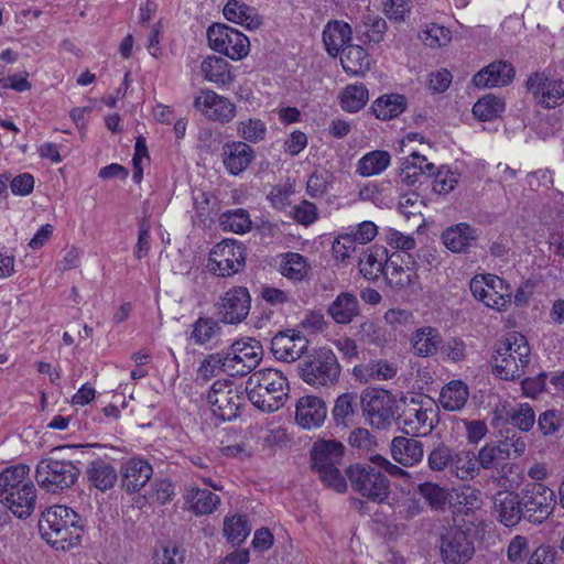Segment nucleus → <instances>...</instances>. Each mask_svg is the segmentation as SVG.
Listing matches in <instances>:
<instances>
[{"mask_svg": "<svg viewBox=\"0 0 564 564\" xmlns=\"http://www.w3.org/2000/svg\"><path fill=\"white\" fill-rule=\"evenodd\" d=\"M86 474L90 485L101 491L111 489L118 479L116 468L101 458L93 460L88 465Z\"/></svg>", "mask_w": 564, "mask_h": 564, "instance_id": "nucleus-37", "label": "nucleus"}, {"mask_svg": "<svg viewBox=\"0 0 564 564\" xmlns=\"http://www.w3.org/2000/svg\"><path fill=\"white\" fill-rule=\"evenodd\" d=\"M221 327L217 321L212 317H198L192 325L189 339L196 345H206L219 337Z\"/></svg>", "mask_w": 564, "mask_h": 564, "instance_id": "nucleus-49", "label": "nucleus"}, {"mask_svg": "<svg viewBox=\"0 0 564 564\" xmlns=\"http://www.w3.org/2000/svg\"><path fill=\"white\" fill-rule=\"evenodd\" d=\"M494 518L507 528L516 527L523 518L519 492L498 491L492 499Z\"/></svg>", "mask_w": 564, "mask_h": 564, "instance_id": "nucleus-22", "label": "nucleus"}, {"mask_svg": "<svg viewBox=\"0 0 564 564\" xmlns=\"http://www.w3.org/2000/svg\"><path fill=\"white\" fill-rule=\"evenodd\" d=\"M344 445L336 440H321L311 451L312 466L315 470L336 467L341 463Z\"/></svg>", "mask_w": 564, "mask_h": 564, "instance_id": "nucleus-28", "label": "nucleus"}, {"mask_svg": "<svg viewBox=\"0 0 564 564\" xmlns=\"http://www.w3.org/2000/svg\"><path fill=\"white\" fill-rule=\"evenodd\" d=\"M289 383L282 371L267 368L254 371L247 380L245 392L259 410L272 413L284 405Z\"/></svg>", "mask_w": 564, "mask_h": 564, "instance_id": "nucleus-3", "label": "nucleus"}, {"mask_svg": "<svg viewBox=\"0 0 564 564\" xmlns=\"http://www.w3.org/2000/svg\"><path fill=\"white\" fill-rule=\"evenodd\" d=\"M340 53V63L347 74L364 75L370 69V57L360 45L348 44Z\"/></svg>", "mask_w": 564, "mask_h": 564, "instance_id": "nucleus-39", "label": "nucleus"}, {"mask_svg": "<svg viewBox=\"0 0 564 564\" xmlns=\"http://www.w3.org/2000/svg\"><path fill=\"white\" fill-rule=\"evenodd\" d=\"M530 554L529 540L523 535L513 536L507 547L508 561L512 564H523Z\"/></svg>", "mask_w": 564, "mask_h": 564, "instance_id": "nucleus-59", "label": "nucleus"}, {"mask_svg": "<svg viewBox=\"0 0 564 564\" xmlns=\"http://www.w3.org/2000/svg\"><path fill=\"white\" fill-rule=\"evenodd\" d=\"M398 422L406 435L425 436L434 429V411L415 404L399 414Z\"/></svg>", "mask_w": 564, "mask_h": 564, "instance_id": "nucleus-26", "label": "nucleus"}, {"mask_svg": "<svg viewBox=\"0 0 564 564\" xmlns=\"http://www.w3.org/2000/svg\"><path fill=\"white\" fill-rule=\"evenodd\" d=\"M245 247L235 240L216 245L208 260V269L218 276H231L245 267Z\"/></svg>", "mask_w": 564, "mask_h": 564, "instance_id": "nucleus-15", "label": "nucleus"}, {"mask_svg": "<svg viewBox=\"0 0 564 564\" xmlns=\"http://www.w3.org/2000/svg\"><path fill=\"white\" fill-rule=\"evenodd\" d=\"M417 494L432 510H443L447 502V491L437 484L425 481L417 486Z\"/></svg>", "mask_w": 564, "mask_h": 564, "instance_id": "nucleus-54", "label": "nucleus"}, {"mask_svg": "<svg viewBox=\"0 0 564 564\" xmlns=\"http://www.w3.org/2000/svg\"><path fill=\"white\" fill-rule=\"evenodd\" d=\"M449 473L460 480H468L479 473L476 455L470 449H454Z\"/></svg>", "mask_w": 564, "mask_h": 564, "instance_id": "nucleus-43", "label": "nucleus"}, {"mask_svg": "<svg viewBox=\"0 0 564 564\" xmlns=\"http://www.w3.org/2000/svg\"><path fill=\"white\" fill-rule=\"evenodd\" d=\"M230 366L234 368V376H246L260 364L263 357V348L260 341L248 338L237 340L226 350Z\"/></svg>", "mask_w": 564, "mask_h": 564, "instance_id": "nucleus-19", "label": "nucleus"}, {"mask_svg": "<svg viewBox=\"0 0 564 564\" xmlns=\"http://www.w3.org/2000/svg\"><path fill=\"white\" fill-rule=\"evenodd\" d=\"M308 340L300 332L288 329L280 332L271 340L274 357L284 362H293L306 351Z\"/></svg>", "mask_w": 564, "mask_h": 564, "instance_id": "nucleus-21", "label": "nucleus"}, {"mask_svg": "<svg viewBox=\"0 0 564 564\" xmlns=\"http://www.w3.org/2000/svg\"><path fill=\"white\" fill-rule=\"evenodd\" d=\"M389 261L388 250L383 246H373L360 258L359 271L367 280L376 281L381 274H386Z\"/></svg>", "mask_w": 564, "mask_h": 564, "instance_id": "nucleus-32", "label": "nucleus"}, {"mask_svg": "<svg viewBox=\"0 0 564 564\" xmlns=\"http://www.w3.org/2000/svg\"><path fill=\"white\" fill-rule=\"evenodd\" d=\"M300 377L313 387H329L338 382L340 366L329 348H319L297 365Z\"/></svg>", "mask_w": 564, "mask_h": 564, "instance_id": "nucleus-7", "label": "nucleus"}, {"mask_svg": "<svg viewBox=\"0 0 564 564\" xmlns=\"http://www.w3.org/2000/svg\"><path fill=\"white\" fill-rule=\"evenodd\" d=\"M440 553L444 564H466L475 554L473 536L460 528H449L440 539Z\"/></svg>", "mask_w": 564, "mask_h": 564, "instance_id": "nucleus-14", "label": "nucleus"}, {"mask_svg": "<svg viewBox=\"0 0 564 564\" xmlns=\"http://www.w3.org/2000/svg\"><path fill=\"white\" fill-rule=\"evenodd\" d=\"M327 312L337 324H349L359 315V301L354 294L343 292L336 296Z\"/></svg>", "mask_w": 564, "mask_h": 564, "instance_id": "nucleus-38", "label": "nucleus"}, {"mask_svg": "<svg viewBox=\"0 0 564 564\" xmlns=\"http://www.w3.org/2000/svg\"><path fill=\"white\" fill-rule=\"evenodd\" d=\"M39 530L52 547L66 551L79 543L84 524L82 517L73 509L56 505L42 512Z\"/></svg>", "mask_w": 564, "mask_h": 564, "instance_id": "nucleus-1", "label": "nucleus"}, {"mask_svg": "<svg viewBox=\"0 0 564 564\" xmlns=\"http://www.w3.org/2000/svg\"><path fill=\"white\" fill-rule=\"evenodd\" d=\"M251 225L250 215L243 208L229 209L219 216V226L225 231L242 235L251 229Z\"/></svg>", "mask_w": 564, "mask_h": 564, "instance_id": "nucleus-50", "label": "nucleus"}, {"mask_svg": "<svg viewBox=\"0 0 564 564\" xmlns=\"http://www.w3.org/2000/svg\"><path fill=\"white\" fill-rule=\"evenodd\" d=\"M245 390L230 380L215 381L207 394V403L215 416L223 421L236 419L245 405Z\"/></svg>", "mask_w": 564, "mask_h": 564, "instance_id": "nucleus-10", "label": "nucleus"}, {"mask_svg": "<svg viewBox=\"0 0 564 564\" xmlns=\"http://www.w3.org/2000/svg\"><path fill=\"white\" fill-rule=\"evenodd\" d=\"M348 443L351 447L361 451H370L377 445L375 436L364 427H357L350 432Z\"/></svg>", "mask_w": 564, "mask_h": 564, "instance_id": "nucleus-62", "label": "nucleus"}, {"mask_svg": "<svg viewBox=\"0 0 564 564\" xmlns=\"http://www.w3.org/2000/svg\"><path fill=\"white\" fill-rule=\"evenodd\" d=\"M530 362V346L519 333L510 334L496 344L491 358L492 373L502 380H516Z\"/></svg>", "mask_w": 564, "mask_h": 564, "instance_id": "nucleus-5", "label": "nucleus"}, {"mask_svg": "<svg viewBox=\"0 0 564 564\" xmlns=\"http://www.w3.org/2000/svg\"><path fill=\"white\" fill-rule=\"evenodd\" d=\"M356 245L350 234H341L333 243V253L337 260L345 261L355 252Z\"/></svg>", "mask_w": 564, "mask_h": 564, "instance_id": "nucleus-63", "label": "nucleus"}, {"mask_svg": "<svg viewBox=\"0 0 564 564\" xmlns=\"http://www.w3.org/2000/svg\"><path fill=\"white\" fill-rule=\"evenodd\" d=\"M230 68L231 65L225 58L215 55L207 56L200 64L204 78L218 87H225L232 83L234 75Z\"/></svg>", "mask_w": 564, "mask_h": 564, "instance_id": "nucleus-36", "label": "nucleus"}, {"mask_svg": "<svg viewBox=\"0 0 564 564\" xmlns=\"http://www.w3.org/2000/svg\"><path fill=\"white\" fill-rule=\"evenodd\" d=\"M523 519L529 523L541 524L553 513L556 495L542 482H528L519 491Z\"/></svg>", "mask_w": 564, "mask_h": 564, "instance_id": "nucleus-9", "label": "nucleus"}, {"mask_svg": "<svg viewBox=\"0 0 564 564\" xmlns=\"http://www.w3.org/2000/svg\"><path fill=\"white\" fill-rule=\"evenodd\" d=\"M327 414L325 402L314 395L301 398L296 403L295 420L303 429H313L321 426Z\"/></svg>", "mask_w": 564, "mask_h": 564, "instance_id": "nucleus-27", "label": "nucleus"}, {"mask_svg": "<svg viewBox=\"0 0 564 564\" xmlns=\"http://www.w3.org/2000/svg\"><path fill=\"white\" fill-rule=\"evenodd\" d=\"M524 86L533 100L544 109L556 108L564 101V82L545 70L531 73Z\"/></svg>", "mask_w": 564, "mask_h": 564, "instance_id": "nucleus-13", "label": "nucleus"}, {"mask_svg": "<svg viewBox=\"0 0 564 564\" xmlns=\"http://www.w3.org/2000/svg\"><path fill=\"white\" fill-rule=\"evenodd\" d=\"M193 108L207 120L221 124L231 122L237 115V107L229 98L207 88L199 89Z\"/></svg>", "mask_w": 564, "mask_h": 564, "instance_id": "nucleus-16", "label": "nucleus"}, {"mask_svg": "<svg viewBox=\"0 0 564 564\" xmlns=\"http://www.w3.org/2000/svg\"><path fill=\"white\" fill-rule=\"evenodd\" d=\"M356 399L354 393L337 397L332 410V419L337 427L347 429L355 423L358 416Z\"/></svg>", "mask_w": 564, "mask_h": 564, "instance_id": "nucleus-41", "label": "nucleus"}, {"mask_svg": "<svg viewBox=\"0 0 564 564\" xmlns=\"http://www.w3.org/2000/svg\"><path fill=\"white\" fill-rule=\"evenodd\" d=\"M251 308V296L247 288L234 286L224 293L216 303L220 322L237 325L243 322Z\"/></svg>", "mask_w": 564, "mask_h": 564, "instance_id": "nucleus-17", "label": "nucleus"}, {"mask_svg": "<svg viewBox=\"0 0 564 564\" xmlns=\"http://www.w3.org/2000/svg\"><path fill=\"white\" fill-rule=\"evenodd\" d=\"M351 488L362 497L377 502H384L390 495V481L376 465L358 463L346 469Z\"/></svg>", "mask_w": 564, "mask_h": 564, "instance_id": "nucleus-8", "label": "nucleus"}, {"mask_svg": "<svg viewBox=\"0 0 564 564\" xmlns=\"http://www.w3.org/2000/svg\"><path fill=\"white\" fill-rule=\"evenodd\" d=\"M469 289L476 300L498 312L507 310L511 303L509 286L497 275H476L470 280Z\"/></svg>", "mask_w": 564, "mask_h": 564, "instance_id": "nucleus-12", "label": "nucleus"}, {"mask_svg": "<svg viewBox=\"0 0 564 564\" xmlns=\"http://www.w3.org/2000/svg\"><path fill=\"white\" fill-rule=\"evenodd\" d=\"M121 487L129 494L139 492L153 475L152 465L144 458L132 457L120 468Z\"/></svg>", "mask_w": 564, "mask_h": 564, "instance_id": "nucleus-23", "label": "nucleus"}, {"mask_svg": "<svg viewBox=\"0 0 564 564\" xmlns=\"http://www.w3.org/2000/svg\"><path fill=\"white\" fill-rule=\"evenodd\" d=\"M79 446L56 447L52 451V456L44 457L37 463L34 477L42 489L59 494L76 484L80 474L79 468L70 459L57 457V454Z\"/></svg>", "mask_w": 564, "mask_h": 564, "instance_id": "nucleus-4", "label": "nucleus"}, {"mask_svg": "<svg viewBox=\"0 0 564 564\" xmlns=\"http://www.w3.org/2000/svg\"><path fill=\"white\" fill-rule=\"evenodd\" d=\"M406 109V98L400 94H387L377 98L371 105V111L380 120L397 118Z\"/></svg>", "mask_w": 564, "mask_h": 564, "instance_id": "nucleus-40", "label": "nucleus"}, {"mask_svg": "<svg viewBox=\"0 0 564 564\" xmlns=\"http://www.w3.org/2000/svg\"><path fill=\"white\" fill-rule=\"evenodd\" d=\"M391 156L387 151L375 150L362 155L356 172L365 177L378 175L390 165Z\"/></svg>", "mask_w": 564, "mask_h": 564, "instance_id": "nucleus-45", "label": "nucleus"}, {"mask_svg": "<svg viewBox=\"0 0 564 564\" xmlns=\"http://www.w3.org/2000/svg\"><path fill=\"white\" fill-rule=\"evenodd\" d=\"M186 500L189 503V508L196 514H209L220 502L217 495L208 489H200L197 487H191L187 490Z\"/></svg>", "mask_w": 564, "mask_h": 564, "instance_id": "nucleus-47", "label": "nucleus"}, {"mask_svg": "<svg viewBox=\"0 0 564 564\" xmlns=\"http://www.w3.org/2000/svg\"><path fill=\"white\" fill-rule=\"evenodd\" d=\"M224 15L228 21L241 24L248 30H257L262 24L258 11L239 0H229L224 7Z\"/></svg>", "mask_w": 564, "mask_h": 564, "instance_id": "nucleus-34", "label": "nucleus"}, {"mask_svg": "<svg viewBox=\"0 0 564 564\" xmlns=\"http://www.w3.org/2000/svg\"><path fill=\"white\" fill-rule=\"evenodd\" d=\"M390 449L393 459L404 467L414 466L420 463L424 456L423 443L413 436L393 437Z\"/></svg>", "mask_w": 564, "mask_h": 564, "instance_id": "nucleus-29", "label": "nucleus"}, {"mask_svg": "<svg viewBox=\"0 0 564 564\" xmlns=\"http://www.w3.org/2000/svg\"><path fill=\"white\" fill-rule=\"evenodd\" d=\"M339 104L343 110L347 112H357L362 109L369 100L367 87L359 84L347 85L339 94Z\"/></svg>", "mask_w": 564, "mask_h": 564, "instance_id": "nucleus-46", "label": "nucleus"}, {"mask_svg": "<svg viewBox=\"0 0 564 564\" xmlns=\"http://www.w3.org/2000/svg\"><path fill=\"white\" fill-rule=\"evenodd\" d=\"M420 37L426 46L441 47L451 42L452 32L443 25L431 23L421 31Z\"/></svg>", "mask_w": 564, "mask_h": 564, "instance_id": "nucleus-56", "label": "nucleus"}, {"mask_svg": "<svg viewBox=\"0 0 564 564\" xmlns=\"http://www.w3.org/2000/svg\"><path fill=\"white\" fill-rule=\"evenodd\" d=\"M468 388L460 380H453L443 387L440 393V404L444 410L458 411L468 400Z\"/></svg>", "mask_w": 564, "mask_h": 564, "instance_id": "nucleus-44", "label": "nucleus"}, {"mask_svg": "<svg viewBox=\"0 0 564 564\" xmlns=\"http://www.w3.org/2000/svg\"><path fill=\"white\" fill-rule=\"evenodd\" d=\"M311 270L304 256L297 252H286L280 264L281 273L289 280L299 282L307 278Z\"/></svg>", "mask_w": 564, "mask_h": 564, "instance_id": "nucleus-48", "label": "nucleus"}, {"mask_svg": "<svg viewBox=\"0 0 564 564\" xmlns=\"http://www.w3.org/2000/svg\"><path fill=\"white\" fill-rule=\"evenodd\" d=\"M209 47L234 61L243 58L249 53L250 42L240 31L223 24L214 23L207 30Z\"/></svg>", "mask_w": 564, "mask_h": 564, "instance_id": "nucleus-11", "label": "nucleus"}, {"mask_svg": "<svg viewBox=\"0 0 564 564\" xmlns=\"http://www.w3.org/2000/svg\"><path fill=\"white\" fill-rule=\"evenodd\" d=\"M319 474L321 480L329 488L337 492H344L347 488V482L340 474L338 467H330L316 470Z\"/></svg>", "mask_w": 564, "mask_h": 564, "instance_id": "nucleus-64", "label": "nucleus"}, {"mask_svg": "<svg viewBox=\"0 0 564 564\" xmlns=\"http://www.w3.org/2000/svg\"><path fill=\"white\" fill-rule=\"evenodd\" d=\"M477 238V229L466 223L451 226L442 232L444 246L455 253L467 252Z\"/></svg>", "mask_w": 564, "mask_h": 564, "instance_id": "nucleus-31", "label": "nucleus"}, {"mask_svg": "<svg viewBox=\"0 0 564 564\" xmlns=\"http://www.w3.org/2000/svg\"><path fill=\"white\" fill-rule=\"evenodd\" d=\"M495 426L512 425L521 432H529L535 423V412L529 403H499L492 412Z\"/></svg>", "mask_w": 564, "mask_h": 564, "instance_id": "nucleus-20", "label": "nucleus"}, {"mask_svg": "<svg viewBox=\"0 0 564 564\" xmlns=\"http://www.w3.org/2000/svg\"><path fill=\"white\" fill-rule=\"evenodd\" d=\"M232 370L234 368L230 366L227 351H217L207 355L202 360L197 369V379L208 381L220 372L232 376Z\"/></svg>", "mask_w": 564, "mask_h": 564, "instance_id": "nucleus-42", "label": "nucleus"}, {"mask_svg": "<svg viewBox=\"0 0 564 564\" xmlns=\"http://www.w3.org/2000/svg\"><path fill=\"white\" fill-rule=\"evenodd\" d=\"M505 111V101L488 94L481 97L473 107V113L481 121H490L498 118Z\"/></svg>", "mask_w": 564, "mask_h": 564, "instance_id": "nucleus-52", "label": "nucleus"}, {"mask_svg": "<svg viewBox=\"0 0 564 564\" xmlns=\"http://www.w3.org/2000/svg\"><path fill=\"white\" fill-rule=\"evenodd\" d=\"M505 451L498 442L484 445L476 456L479 468H496L501 462L508 459V453Z\"/></svg>", "mask_w": 564, "mask_h": 564, "instance_id": "nucleus-55", "label": "nucleus"}, {"mask_svg": "<svg viewBox=\"0 0 564 564\" xmlns=\"http://www.w3.org/2000/svg\"><path fill=\"white\" fill-rule=\"evenodd\" d=\"M434 176L433 191L440 195H446L452 192L458 183L459 174L447 166H441Z\"/></svg>", "mask_w": 564, "mask_h": 564, "instance_id": "nucleus-58", "label": "nucleus"}, {"mask_svg": "<svg viewBox=\"0 0 564 564\" xmlns=\"http://www.w3.org/2000/svg\"><path fill=\"white\" fill-rule=\"evenodd\" d=\"M398 367L388 360H370L368 364L355 366L354 377L364 383L372 380H390L397 376Z\"/></svg>", "mask_w": 564, "mask_h": 564, "instance_id": "nucleus-33", "label": "nucleus"}, {"mask_svg": "<svg viewBox=\"0 0 564 564\" xmlns=\"http://www.w3.org/2000/svg\"><path fill=\"white\" fill-rule=\"evenodd\" d=\"M516 76L513 65L508 61H494L481 68L473 77V83L478 88H492L508 86Z\"/></svg>", "mask_w": 564, "mask_h": 564, "instance_id": "nucleus-24", "label": "nucleus"}, {"mask_svg": "<svg viewBox=\"0 0 564 564\" xmlns=\"http://www.w3.org/2000/svg\"><path fill=\"white\" fill-rule=\"evenodd\" d=\"M29 471L28 465L19 464L0 473V503L19 519H28L36 506V488Z\"/></svg>", "mask_w": 564, "mask_h": 564, "instance_id": "nucleus-2", "label": "nucleus"}, {"mask_svg": "<svg viewBox=\"0 0 564 564\" xmlns=\"http://www.w3.org/2000/svg\"><path fill=\"white\" fill-rule=\"evenodd\" d=\"M237 134L246 143H259L267 137V124L259 118H247L237 122Z\"/></svg>", "mask_w": 564, "mask_h": 564, "instance_id": "nucleus-51", "label": "nucleus"}, {"mask_svg": "<svg viewBox=\"0 0 564 564\" xmlns=\"http://www.w3.org/2000/svg\"><path fill=\"white\" fill-rule=\"evenodd\" d=\"M538 427L544 436L553 435L562 425V416L556 410H546L538 417Z\"/></svg>", "mask_w": 564, "mask_h": 564, "instance_id": "nucleus-61", "label": "nucleus"}, {"mask_svg": "<svg viewBox=\"0 0 564 564\" xmlns=\"http://www.w3.org/2000/svg\"><path fill=\"white\" fill-rule=\"evenodd\" d=\"M384 279L393 289L414 291L419 286V274L413 257L400 251L392 252Z\"/></svg>", "mask_w": 564, "mask_h": 564, "instance_id": "nucleus-18", "label": "nucleus"}, {"mask_svg": "<svg viewBox=\"0 0 564 564\" xmlns=\"http://www.w3.org/2000/svg\"><path fill=\"white\" fill-rule=\"evenodd\" d=\"M443 338L437 328L424 326L417 328L411 336L410 343L414 355L419 357L434 356Z\"/></svg>", "mask_w": 564, "mask_h": 564, "instance_id": "nucleus-35", "label": "nucleus"}, {"mask_svg": "<svg viewBox=\"0 0 564 564\" xmlns=\"http://www.w3.org/2000/svg\"><path fill=\"white\" fill-rule=\"evenodd\" d=\"M454 448L451 446L440 443L435 446L427 455V465L432 471H444L451 469L453 463Z\"/></svg>", "mask_w": 564, "mask_h": 564, "instance_id": "nucleus-57", "label": "nucleus"}, {"mask_svg": "<svg viewBox=\"0 0 564 564\" xmlns=\"http://www.w3.org/2000/svg\"><path fill=\"white\" fill-rule=\"evenodd\" d=\"M423 200L416 192H409L400 196L399 210L408 219L411 216L421 215Z\"/></svg>", "mask_w": 564, "mask_h": 564, "instance_id": "nucleus-60", "label": "nucleus"}, {"mask_svg": "<svg viewBox=\"0 0 564 564\" xmlns=\"http://www.w3.org/2000/svg\"><path fill=\"white\" fill-rule=\"evenodd\" d=\"M360 406L366 421L378 430H388L399 420L397 398L388 390L368 388L361 392Z\"/></svg>", "mask_w": 564, "mask_h": 564, "instance_id": "nucleus-6", "label": "nucleus"}, {"mask_svg": "<svg viewBox=\"0 0 564 564\" xmlns=\"http://www.w3.org/2000/svg\"><path fill=\"white\" fill-rule=\"evenodd\" d=\"M250 530L247 516L236 514L224 521V533L227 540L234 544H241L249 535Z\"/></svg>", "mask_w": 564, "mask_h": 564, "instance_id": "nucleus-53", "label": "nucleus"}, {"mask_svg": "<svg viewBox=\"0 0 564 564\" xmlns=\"http://www.w3.org/2000/svg\"><path fill=\"white\" fill-rule=\"evenodd\" d=\"M351 26L340 20H330L323 30V42L330 56L336 57L351 41Z\"/></svg>", "mask_w": 564, "mask_h": 564, "instance_id": "nucleus-30", "label": "nucleus"}, {"mask_svg": "<svg viewBox=\"0 0 564 564\" xmlns=\"http://www.w3.org/2000/svg\"><path fill=\"white\" fill-rule=\"evenodd\" d=\"M223 163L230 175H239L256 159L254 149L243 141H229L223 145Z\"/></svg>", "mask_w": 564, "mask_h": 564, "instance_id": "nucleus-25", "label": "nucleus"}]
</instances>
